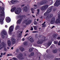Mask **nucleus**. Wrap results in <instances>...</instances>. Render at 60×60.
<instances>
[{
  "instance_id": "1",
  "label": "nucleus",
  "mask_w": 60,
  "mask_h": 60,
  "mask_svg": "<svg viewBox=\"0 0 60 60\" xmlns=\"http://www.w3.org/2000/svg\"><path fill=\"white\" fill-rule=\"evenodd\" d=\"M4 9L3 7L0 6V22L1 25H3L4 24V18L2 17L4 16Z\"/></svg>"
},
{
  "instance_id": "2",
  "label": "nucleus",
  "mask_w": 60,
  "mask_h": 60,
  "mask_svg": "<svg viewBox=\"0 0 60 60\" xmlns=\"http://www.w3.org/2000/svg\"><path fill=\"white\" fill-rule=\"evenodd\" d=\"M52 7L53 6H51L47 10V11L44 14V15L45 16H47L49 15V13H50V12L52 11Z\"/></svg>"
},
{
  "instance_id": "3",
  "label": "nucleus",
  "mask_w": 60,
  "mask_h": 60,
  "mask_svg": "<svg viewBox=\"0 0 60 60\" xmlns=\"http://www.w3.org/2000/svg\"><path fill=\"white\" fill-rule=\"evenodd\" d=\"M25 16V15H18L17 16V18L19 19L20 18V19H18L17 22V23H18L19 24H20V23H21V21H22V19H23V17H24Z\"/></svg>"
},
{
  "instance_id": "4",
  "label": "nucleus",
  "mask_w": 60,
  "mask_h": 60,
  "mask_svg": "<svg viewBox=\"0 0 60 60\" xmlns=\"http://www.w3.org/2000/svg\"><path fill=\"white\" fill-rule=\"evenodd\" d=\"M1 34L2 35V37L3 38H4V35H7V33L6 32L5 30H3L2 32H1ZM4 34V35H3Z\"/></svg>"
},
{
  "instance_id": "5",
  "label": "nucleus",
  "mask_w": 60,
  "mask_h": 60,
  "mask_svg": "<svg viewBox=\"0 0 60 60\" xmlns=\"http://www.w3.org/2000/svg\"><path fill=\"white\" fill-rule=\"evenodd\" d=\"M21 9L20 8H19L16 9L15 11V13L16 14H19L21 12Z\"/></svg>"
},
{
  "instance_id": "6",
  "label": "nucleus",
  "mask_w": 60,
  "mask_h": 60,
  "mask_svg": "<svg viewBox=\"0 0 60 60\" xmlns=\"http://www.w3.org/2000/svg\"><path fill=\"white\" fill-rule=\"evenodd\" d=\"M58 18L56 19L55 22V23L56 24L60 23V14L58 16Z\"/></svg>"
},
{
  "instance_id": "7",
  "label": "nucleus",
  "mask_w": 60,
  "mask_h": 60,
  "mask_svg": "<svg viewBox=\"0 0 60 60\" xmlns=\"http://www.w3.org/2000/svg\"><path fill=\"white\" fill-rule=\"evenodd\" d=\"M60 4V0H57V1L56 2L54 5V6L58 7Z\"/></svg>"
},
{
  "instance_id": "8",
  "label": "nucleus",
  "mask_w": 60,
  "mask_h": 60,
  "mask_svg": "<svg viewBox=\"0 0 60 60\" xmlns=\"http://www.w3.org/2000/svg\"><path fill=\"white\" fill-rule=\"evenodd\" d=\"M18 2V1L17 0H11L10 2V5L12 4H15L16 3Z\"/></svg>"
},
{
  "instance_id": "9",
  "label": "nucleus",
  "mask_w": 60,
  "mask_h": 60,
  "mask_svg": "<svg viewBox=\"0 0 60 60\" xmlns=\"http://www.w3.org/2000/svg\"><path fill=\"white\" fill-rule=\"evenodd\" d=\"M14 28L13 26H11L9 28V33L10 34H11V32L13 31V29Z\"/></svg>"
},
{
  "instance_id": "10",
  "label": "nucleus",
  "mask_w": 60,
  "mask_h": 60,
  "mask_svg": "<svg viewBox=\"0 0 60 60\" xmlns=\"http://www.w3.org/2000/svg\"><path fill=\"white\" fill-rule=\"evenodd\" d=\"M1 44L3 46L4 51H7V49L5 48V43H4V42H2L1 43Z\"/></svg>"
},
{
  "instance_id": "11",
  "label": "nucleus",
  "mask_w": 60,
  "mask_h": 60,
  "mask_svg": "<svg viewBox=\"0 0 60 60\" xmlns=\"http://www.w3.org/2000/svg\"><path fill=\"white\" fill-rule=\"evenodd\" d=\"M11 42L12 44H14L16 42V39L13 38V37H11Z\"/></svg>"
},
{
  "instance_id": "12",
  "label": "nucleus",
  "mask_w": 60,
  "mask_h": 60,
  "mask_svg": "<svg viewBox=\"0 0 60 60\" xmlns=\"http://www.w3.org/2000/svg\"><path fill=\"white\" fill-rule=\"evenodd\" d=\"M5 20L6 21L7 23H9L11 22V19L9 17H7L6 18Z\"/></svg>"
},
{
  "instance_id": "13",
  "label": "nucleus",
  "mask_w": 60,
  "mask_h": 60,
  "mask_svg": "<svg viewBox=\"0 0 60 60\" xmlns=\"http://www.w3.org/2000/svg\"><path fill=\"white\" fill-rule=\"evenodd\" d=\"M43 40H39L37 42V43L38 44H41L43 43Z\"/></svg>"
},
{
  "instance_id": "14",
  "label": "nucleus",
  "mask_w": 60,
  "mask_h": 60,
  "mask_svg": "<svg viewBox=\"0 0 60 60\" xmlns=\"http://www.w3.org/2000/svg\"><path fill=\"white\" fill-rule=\"evenodd\" d=\"M37 5L38 7H39L40 6H41V5H43V3H42V1H41L40 2H38L37 4Z\"/></svg>"
},
{
  "instance_id": "15",
  "label": "nucleus",
  "mask_w": 60,
  "mask_h": 60,
  "mask_svg": "<svg viewBox=\"0 0 60 60\" xmlns=\"http://www.w3.org/2000/svg\"><path fill=\"white\" fill-rule=\"evenodd\" d=\"M32 22V21L31 20H29L26 22V25H28L30 24Z\"/></svg>"
},
{
  "instance_id": "16",
  "label": "nucleus",
  "mask_w": 60,
  "mask_h": 60,
  "mask_svg": "<svg viewBox=\"0 0 60 60\" xmlns=\"http://www.w3.org/2000/svg\"><path fill=\"white\" fill-rule=\"evenodd\" d=\"M22 56H23V54L21 53H20L18 56V57L19 58H20Z\"/></svg>"
},
{
  "instance_id": "17",
  "label": "nucleus",
  "mask_w": 60,
  "mask_h": 60,
  "mask_svg": "<svg viewBox=\"0 0 60 60\" xmlns=\"http://www.w3.org/2000/svg\"><path fill=\"white\" fill-rule=\"evenodd\" d=\"M23 10L24 11L26 12L27 11V6H25L23 8Z\"/></svg>"
},
{
  "instance_id": "18",
  "label": "nucleus",
  "mask_w": 60,
  "mask_h": 60,
  "mask_svg": "<svg viewBox=\"0 0 60 60\" xmlns=\"http://www.w3.org/2000/svg\"><path fill=\"white\" fill-rule=\"evenodd\" d=\"M16 8L15 7H14L12 8L11 10V12H14L15 11V10H16Z\"/></svg>"
},
{
  "instance_id": "19",
  "label": "nucleus",
  "mask_w": 60,
  "mask_h": 60,
  "mask_svg": "<svg viewBox=\"0 0 60 60\" xmlns=\"http://www.w3.org/2000/svg\"><path fill=\"white\" fill-rule=\"evenodd\" d=\"M8 46H10L11 45V42L10 40H8Z\"/></svg>"
},
{
  "instance_id": "20",
  "label": "nucleus",
  "mask_w": 60,
  "mask_h": 60,
  "mask_svg": "<svg viewBox=\"0 0 60 60\" xmlns=\"http://www.w3.org/2000/svg\"><path fill=\"white\" fill-rule=\"evenodd\" d=\"M42 2V3H43V5L44 4H46L48 3V1L46 0H43L41 1Z\"/></svg>"
},
{
  "instance_id": "21",
  "label": "nucleus",
  "mask_w": 60,
  "mask_h": 60,
  "mask_svg": "<svg viewBox=\"0 0 60 60\" xmlns=\"http://www.w3.org/2000/svg\"><path fill=\"white\" fill-rule=\"evenodd\" d=\"M43 6L45 10L46 9H47L48 8L49 6V5L47 4L45 5L44 6Z\"/></svg>"
},
{
  "instance_id": "22",
  "label": "nucleus",
  "mask_w": 60,
  "mask_h": 60,
  "mask_svg": "<svg viewBox=\"0 0 60 60\" xmlns=\"http://www.w3.org/2000/svg\"><path fill=\"white\" fill-rule=\"evenodd\" d=\"M40 9L41 11H44V10H46L43 6H42Z\"/></svg>"
},
{
  "instance_id": "23",
  "label": "nucleus",
  "mask_w": 60,
  "mask_h": 60,
  "mask_svg": "<svg viewBox=\"0 0 60 60\" xmlns=\"http://www.w3.org/2000/svg\"><path fill=\"white\" fill-rule=\"evenodd\" d=\"M57 34H54L53 35V38L54 39H55V38H56V37H57Z\"/></svg>"
},
{
  "instance_id": "24",
  "label": "nucleus",
  "mask_w": 60,
  "mask_h": 60,
  "mask_svg": "<svg viewBox=\"0 0 60 60\" xmlns=\"http://www.w3.org/2000/svg\"><path fill=\"white\" fill-rule=\"evenodd\" d=\"M51 44H52V42L50 41H49L47 43V45L48 46H50L51 45Z\"/></svg>"
},
{
  "instance_id": "25",
  "label": "nucleus",
  "mask_w": 60,
  "mask_h": 60,
  "mask_svg": "<svg viewBox=\"0 0 60 60\" xmlns=\"http://www.w3.org/2000/svg\"><path fill=\"white\" fill-rule=\"evenodd\" d=\"M57 52V50L56 49H54L53 50V53H56Z\"/></svg>"
},
{
  "instance_id": "26",
  "label": "nucleus",
  "mask_w": 60,
  "mask_h": 60,
  "mask_svg": "<svg viewBox=\"0 0 60 60\" xmlns=\"http://www.w3.org/2000/svg\"><path fill=\"white\" fill-rule=\"evenodd\" d=\"M30 41L31 42H33L34 41V39L32 38H30Z\"/></svg>"
},
{
  "instance_id": "27",
  "label": "nucleus",
  "mask_w": 60,
  "mask_h": 60,
  "mask_svg": "<svg viewBox=\"0 0 60 60\" xmlns=\"http://www.w3.org/2000/svg\"><path fill=\"white\" fill-rule=\"evenodd\" d=\"M20 50L21 51H24V50L25 49H24V48H21L20 49Z\"/></svg>"
},
{
  "instance_id": "28",
  "label": "nucleus",
  "mask_w": 60,
  "mask_h": 60,
  "mask_svg": "<svg viewBox=\"0 0 60 60\" xmlns=\"http://www.w3.org/2000/svg\"><path fill=\"white\" fill-rule=\"evenodd\" d=\"M33 50L32 48H30L29 49V52H32L33 51Z\"/></svg>"
},
{
  "instance_id": "29",
  "label": "nucleus",
  "mask_w": 60,
  "mask_h": 60,
  "mask_svg": "<svg viewBox=\"0 0 60 60\" xmlns=\"http://www.w3.org/2000/svg\"><path fill=\"white\" fill-rule=\"evenodd\" d=\"M46 52L47 53V54H49L50 53V51L48 50H46Z\"/></svg>"
},
{
  "instance_id": "30",
  "label": "nucleus",
  "mask_w": 60,
  "mask_h": 60,
  "mask_svg": "<svg viewBox=\"0 0 60 60\" xmlns=\"http://www.w3.org/2000/svg\"><path fill=\"white\" fill-rule=\"evenodd\" d=\"M34 52H32L30 54V56H34Z\"/></svg>"
},
{
  "instance_id": "31",
  "label": "nucleus",
  "mask_w": 60,
  "mask_h": 60,
  "mask_svg": "<svg viewBox=\"0 0 60 60\" xmlns=\"http://www.w3.org/2000/svg\"><path fill=\"white\" fill-rule=\"evenodd\" d=\"M27 44V43L26 42H25L23 43V45L24 46H26Z\"/></svg>"
},
{
  "instance_id": "32",
  "label": "nucleus",
  "mask_w": 60,
  "mask_h": 60,
  "mask_svg": "<svg viewBox=\"0 0 60 60\" xmlns=\"http://www.w3.org/2000/svg\"><path fill=\"white\" fill-rule=\"evenodd\" d=\"M49 16L50 17V18H52V17H53V14H50L49 15Z\"/></svg>"
},
{
  "instance_id": "33",
  "label": "nucleus",
  "mask_w": 60,
  "mask_h": 60,
  "mask_svg": "<svg viewBox=\"0 0 60 60\" xmlns=\"http://www.w3.org/2000/svg\"><path fill=\"white\" fill-rule=\"evenodd\" d=\"M38 12L37 13V14L38 15H39V13H40V9H38L37 10Z\"/></svg>"
},
{
  "instance_id": "34",
  "label": "nucleus",
  "mask_w": 60,
  "mask_h": 60,
  "mask_svg": "<svg viewBox=\"0 0 60 60\" xmlns=\"http://www.w3.org/2000/svg\"><path fill=\"white\" fill-rule=\"evenodd\" d=\"M51 20H52L54 22L55 21V18L54 17H53L52 19Z\"/></svg>"
},
{
  "instance_id": "35",
  "label": "nucleus",
  "mask_w": 60,
  "mask_h": 60,
  "mask_svg": "<svg viewBox=\"0 0 60 60\" xmlns=\"http://www.w3.org/2000/svg\"><path fill=\"white\" fill-rule=\"evenodd\" d=\"M54 43L55 44H57L58 43V41H54Z\"/></svg>"
},
{
  "instance_id": "36",
  "label": "nucleus",
  "mask_w": 60,
  "mask_h": 60,
  "mask_svg": "<svg viewBox=\"0 0 60 60\" xmlns=\"http://www.w3.org/2000/svg\"><path fill=\"white\" fill-rule=\"evenodd\" d=\"M13 59L14 60H18V59L17 58L14 57L13 58Z\"/></svg>"
},
{
  "instance_id": "37",
  "label": "nucleus",
  "mask_w": 60,
  "mask_h": 60,
  "mask_svg": "<svg viewBox=\"0 0 60 60\" xmlns=\"http://www.w3.org/2000/svg\"><path fill=\"white\" fill-rule=\"evenodd\" d=\"M32 33H38V31H33Z\"/></svg>"
},
{
  "instance_id": "38",
  "label": "nucleus",
  "mask_w": 60,
  "mask_h": 60,
  "mask_svg": "<svg viewBox=\"0 0 60 60\" xmlns=\"http://www.w3.org/2000/svg\"><path fill=\"white\" fill-rule=\"evenodd\" d=\"M34 30H37V27H36V26H34Z\"/></svg>"
},
{
  "instance_id": "39",
  "label": "nucleus",
  "mask_w": 60,
  "mask_h": 60,
  "mask_svg": "<svg viewBox=\"0 0 60 60\" xmlns=\"http://www.w3.org/2000/svg\"><path fill=\"white\" fill-rule=\"evenodd\" d=\"M50 18L49 17V15L47 16L46 17V18L47 19H49Z\"/></svg>"
},
{
  "instance_id": "40",
  "label": "nucleus",
  "mask_w": 60,
  "mask_h": 60,
  "mask_svg": "<svg viewBox=\"0 0 60 60\" xmlns=\"http://www.w3.org/2000/svg\"><path fill=\"white\" fill-rule=\"evenodd\" d=\"M19 28V26H16V27L15 28V30H17L18 29V28Z\"/></svg>"
},
{
  "instance_id": "41",
  "label": "nucleus",
  "mask_w": 60,
  "mask_h": 60,
  "mask_svg": "<svg viewBox=\"0 0 60 60\" xmlns=\"http://www.w3.org/2000/svg\"><path fill=\"white\" fill-rule=\"evenodd\" d=\"M54 21L51 20L50 22L51 24H53L54 23Z\"/></svg>"
},
{
  "instance_id": "42",
  "label": "nucleus",
  "mask_w": 60,
  "mask_h": 60,
  "mask_svg": "<svg viewBox=\"0 0 60 60\" xmlns=\"http://www.w3.org/2000/svg\"><path fill=\"white\" fill-rule=\"evenodd\" d=\"M16 52L17 53L19 52V49H17L16 50Z\"/></svg>"
},
{
  "instance_id": "43",
  "label": "nucleus",
  "mask_w": 60,
  "mask_h": 60,
  "mask_svg": "<svg viewBox=\"0 0 60 60\" xmlns=\"http://www.w3.org/2000/svg\"><path fill=\"white\" fill-rule=\"evenodd\" d=\"M34 25H36V24H37V22L36 21H34Z\"/></svg>"
},
{
  "instance_id": "44",
  "label": "nucleus",
  "mask_w": 60,
  "mask_h": 60,
  "mask_svg": "<svg viewBox=\"0 0 60 60\" xmlns=\"http://www.w3.org/2000/svg\"><path fill=\"white\" fill-rule=\"evenodd\" d=\"M3 47H1V46L0 45V50H1V49H3Z\"/></svg>"
},
{
  "instance_id": "45",
  "label": "nucleus",
  "mask_w": 60,
  "mask_h": 60,
  "mask_svg": "<svg viewBox=\"0 0 60 60\" xmlns=\"http://www.w3.org/2000/svg\"><path fill=\"white\" fill-rule=\"evenodd\" d=\"M33 30H34V29H33V27H32L31 28L30 30H31V31H33Z\"/></svg>"
},
{
  "instance_id": "46",
  "label": "nucleus",
  "mask_w": 60,
  "mask_h": 60,
  "mask_svg": "<svg viewBox=\"0 0 60 60\" xmlns=\"http://www.w3.org/2000/svg\"><path fill=\"white\" fill-rule=\"evenodd\" d=\"M37 36H38V34H36L35 35V37H36V38H37Z\"/></svg>"
},
{
  "instance_id": "47",
  "label": "nucleus",
  "mask_w": 60,
  "mask_h": 60,
  "mask_svg": "<svg viewBox=\"0 0 60 60\" xmlns=\"http://www.w3.org/2000/svg\"><path fill=\"white\" fill-rule=\"evenodd\" d=\"M34 10V9L33 8H31V11H33Z\"/></svg>"
},
{
  "instance_id": "48",
  "label": "nucleus",
  "mask_w": 60,
  "mask_h": 60,
  "mask_svg": "<svg viewBox=\"0 0 60 60\" xmlns=\"http://www.w3.org/2000/svg\"><path fill=\"white\" fill-rule=\"evenodd\" d=\"M57 40H60V37H58L57 38Z\"/></svg>"
},
{
  "instance_id": "49",
  "label": "nucleus",
  "mask_w": 60,
  "mask_h": 60,
  "mask_svg": "<svg viewBox=\"0 0 60 60\" xmlns=\"http://www.w3.org/2000/svg\"><path fill=\"white\" fill-rule=\"evenodd\" d=\"M45 23H46V22H44L42 24V26H43V25H44L45 24Z\"/></svg>"
},
{
  "instance_id": "50",
  "label": "nucleus",
  "mask_w": 60,
  "mask_h": 60,
  "mask_svg": "<svg viewBox=\"0 0 60 60\" xmlns=\"http://www.w3.org/2000/svg\"><path fill=\"white\" fill-rule=\"evenodd\" d=\"M54 60H59V59L58 58H56Z\"/></svg>"
},
{
  "instance_id": "51",
  "label": "nucleus",
  "mask_w": 60,
  "mask_h": 60,
  "mask_svg": "<svg viewBox=\"0 0 60 60\" xmlns=\"http://www.w3.org/2000/svg\"><path fill=\"white\" fill-rule=\"evenodd\" d=\"M54 44H52V45L51 47H52H52H54Z\"/></svg>"
},
{
  "instance_id": "52",
  "label": "nucleus",
  "mask_w": 60,
  "mask_h": 60,
  "mask_svg": "<svg viewBox=\"0 0 60 60\" xmlns=\"http://www.w3.org/2000/svg\"><path fill=\"white\" fill-rule=\"evenodd\" d=\"M35 7H37V5L36 4H34L33 5Z\"/></svg>"
},
{
  "instance_id": "53",
  "label": "nucleus",
  "mask_w": 60,
  "mask_h": 60,
  "mask_svg": "<svg viewBox=\"0 0 60 60\" xmlns=\"http://www.w3.org/2000/svg\"><path fill=\"white\" fill-rule=\"evenodd\" d=\"M25 6V4H24L22 5H21V7H23V6Z\"/></svg>"
},
{
  "instance_id": "54",
  "label": "nucleus",
  "mask_w": 60,
  "mask_h": 60,
  "mask_svg": "<svg viewBox=\"0 0 60 60\" xmlns=\"http://www.w3.org/2000/svg\"><path fill=\"white\" fill-rule=\"evenodd\" d=\"M41 35H40L39 36V38H41Z\"/></svg>"
},
{
  "instance_id": "55",
  "label": "nucleus",
  "mask_w": 60,
  "mask_h": 60,
  "mask_svg": "<svg viewBox=\"0 0 60 60\" xmlns=\"http://www.w3.org/2000/svg\"><path fill=\"white\" fill-rule=\"evenodd\" d=\"M40 58H41V56H39L38 57V59H39L38 60H40Z\"/></svg>"
},
{
  "instance_id": "56",
  "label": "nucleus",
  "mask_w": 60,
  "mask_h": 60,
  "mask_svg": "<svg viewBox=\"0 0 60 60\" xmlns=\"http://www.w3.org/2000/svg\"><path fill=\"white\" fill-rule=\"evenodd\" d=\"M5 27H6V28H7L8 27V26H7V25H5Z\"/></svg>"
},
{
  "instance_id": "57",
  "label": "nucleus",
  "mask_w": 60,
  "mask_h": 60,
  "mask_svg": "<svg viewBox=\"0 0 60 60\" xmlns=\"http://www.w3.org/2000/svg\"><path fill=\"white\" fill-rule=\"evenodd\" d=\"M27 35H28V34H26L24 36H26Z\"/></svg>"
},
{
  "instance_id": "58",
  "label": "nucleus",
  "mask_w": 60,
  "mask_h": 60,
  "mask_svg": "<svg viewBox=\"0 0 60 60\" xmlns=\"http://www.w3.org/2000/svg\"><path fill=\"white\" fill-rule=\"evenodd\" d=\"M6 54V53L5 52H4L3 53V55H5Z\"/></svg>"
},
{
  "instance_id": "59",
  "label": "nucleus",
  "mask_w": 60,
  "mask_h": 60,
  "mask_svg": "<svg viewBox=\"0 0 60 60\" xmlns=\"http://www.w3.org/2000/svg\"><path fill=\"white\" fill-rule=\"evenodd\" d=\"M22 41H25V38H23L22 39Z\"/></svg>"
},
{
  "instance_id": "60",
  "label": "nucleus",
  "mask_w": 60,
  "mask_h": 60,
  "mask_svg": "<svg viewBox=\"0 0 60 60\" xmlns=\"http://www.w3.org/2000/svg\"><path fill=\"white\" fill-rule=\"evenodd\" d=\"M7 56H10V55L9 54H8L7 55Z\"/></svg>"
},
{
  "instance_id": "61",
  "label": "nucleus",
  "mask_w": 60,
  "mask_h": 60,
  "mask_svg": "<svg viewBox=\"0 0 60 60\" xmlns=\"http://www.w3.org/2000/svg\"><path fill=\"white\" fill-rule=\"evenodd\" d=\"M32 16L34 18H35V16H34V15H32Z\"/></svg>"
},
{
  "instance_id": "62",
  "label": "nucleus",
  "mask_w": 60,
  "mask_h": 60,
  "mask_svg": "<svg viewBox=\"0 0 60 60\" xmlns=\"http://www.w3.org/2000/svg\"><path fill=\"white\" fill-rule=\"evenodd\" d=\"M54 27H55V26H53L52 27V28H54Z\"/></svg>"
},
{
  "instance_id": "63",
  "label": "nucleus",
  "mask_w": 60,
  "mask_h": 60,
  "mask_svg": "<svg viewBox=\"0 0 60 60\" xmlns=\"http://www.w3.org/2000/svg\"><path fill=\"white\" fill-rule=\"evenodd\" d=\"M58 45H59V46H60V43H58Z\"/></svg>"
},
{
  "instance_id": "64",
  "label": "nucleus",
  "mask_w": 60,
  "mask_h": 60,
  "mask_svg": "<svg viewBox=\"0 0 60 60\" xmlns=\"http://www.w3.org/2000/svg\"><path fill=\"white\" fill-rule=\"evenodd\" d=\"M43 25V27H45V25L44 24V25Z\"/></svg>"
}]
</instances>
